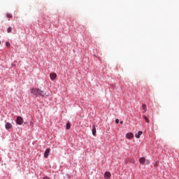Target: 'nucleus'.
<instances>
[{
	"label": "nucleus",
	"instance_id": "nucleus-1",
	"mask_svg": "<svg viewBox=\"0 0 179 179\" xmlns=\"http://www.w3.org/2000/svg\"><path fill=\"white\" fill-rule=\"evenodd\" d=\"M40 89L36 87H33L32 89H31V94H34V96H36V97H38Z\"/></svg>",
	"mask_w": 179,
	"mask_h": 179
},
{
	"label": "nucleus",
	"instance_id": "nucleus-2",
	"mask_svg": "<svg viewBox=\"0 0 179 179\" xmlns=\"http://www.w3.org/2000/svg\"><path fill=\"white\" fill-rule=\"evenodd\" d=\"M38 96H41V97H48L49 94L45 92V91L39 90V94H38Z\"/></svg>",
	"mask_w": 179,
	"mask_h": 179
},
{
	"label": "nucleus",
	"instance_id": "nucleus-3",
	"mask_svg": "<svg viewBox=\"0 0 179 179\" xmlns=\"http://www.w3.org/2000/svg\"><path fill=\"white\" fill-rule=\"evenodd\" d=\"M16 122L18 125H22L23 124V118L20 116L17 117Z\"/></svg>",
	"mask_w": 179,
	"mask_h": 179
},
{
	"label": "nucleus",
	"instance_id": "nucleus-4",
	"mask_svg": "<svg viewBox=\"0 0 179 179\" xmlns=\"http://www.w3.org/2000/svg\"><path fill=\"white\" fill-rule=\"evenodd\" d=\"M104 179H110L111 178V173L108 171H106L103 175Z\"/></svg>",
	"mask_w": 179,
	"mask_h": 179
},
{
	"label": "nucleus",
	"instance_id": "nucleus-5",
	"mask_svg": "<svg viewBox=\"0 0 179 179\" xmlns=\"http://www.w3.org/2000/svg\"><path fill=\"white\" fill-rule=\"evenodd\" d=\"M50 151H51V150L50 148L46 149V150L45 151L44 157H45V159H47L48 157V156H50Z\"/></svg>",
	"mask_w": 179,
	"mask_h": 179
},
{
	"label": "nucleus",
	"instance_id": "nucleus-6",
	"mask_svg": "<svg viewBox=\"0 0 179 179\" xmlns=\"http://www.w3.org/2000/svg\"><path fill=\"white\" fill-rule=\"evenodd\" d=\"M50 78L51 80H55V79L57 78V73H51L50 74Z\"/></svg>",
	"mask_w": 179,
	"mask_h": 179
},
{
	"label": "nucleus",
	"instance_id": "nucleus-7",
	"mask_svg": "<svg viewBox=\"0 0 179 179\" xmlns=\"http://www.w3.org/2000/svg\"><path fill=\"white\" fill-rule=\"evenodd\" d=\"M126 138L127 139H132L134 138V134L133 133H127V134H126Z\"/></svg>",
	"mask_w": 179,
	"mask_h": 179
},
{
	"label": "nucleus",
	"instance_id": "nucleus-8",
	"mask_svg": "<svg viewBox=\"0 0 179 179\" xmlns=\"http://www.w3.org/2000/svg\"><path fill=\"white\" fill-rule=\"evenodd\" d=\"M145 162H146V158L143 157L139 159V163L141 164H145Z\"/></svg>",
	"mask_w": 179,
	"mask_h": 179
},
{
	"label": "nucleus",
	"instance_id": "nucleus-9",
	"mask_svg": "<svg viewBox=\"0 0 179 179\" xmlns=\"http://www.w3.org/2000/svg\"><path fill=\"white\" fill-rule=\"evenodd\" d=\"M5 127L6 129H10V128H12V124H10V122H7Z\"/></svg>",
	"mask_w": 179,
	"mask_h": 179
},
{
	"label": "nucleus",
	"instance_id": "nucleus-10",
	"mask_svg": "<svg viewBox=\"0 0 179 179\" xmlns=\"http://www.w3.org/2000/svg\"><path fill=\"white\" fill-rule=\"evenodd\" d=\"M142 134H143L142 131H139L138 132V134L135 135L136 138H137V139H139V138H141V135H142Z\"/></svg>",
	"mask_w": 179,
	"mask_h": 179
},
{
	"label": "nucleus",
	"instance_id": "nucleus-11",
	"mask_svg": "<svg viewBox=\"0 0 179 179\" xmlns=\"http://www.w3.org/2000/svg\"><path fill=\"white\" fill-rule=\"evenodd\" d=\"M142 108L143 110V113H146V111H148V108L146 107V104H143Z\"/></svg>",
	"mask_w": 179,
	"mask_h": 179
},
{
	"label": "nucleus",
	"instance_id": "nucleus-12",
	"mask_svg": "<svg viewBox=\"0 0 179 179\" xmlns=\"http://www.w3.org/2000/svg\"><path fill=\"white\" fill-rule=\"evenodd\" d=\"M92 135L94 136H96V127L95 126H93V127H92Z\"/></svg>",
	"mask_w": 179,
	"mask_h": 179
},
{
	"label": "nucleus",
	"instance_id": "nucleus-13",
	"mask_svg": "<svg viewBox=\"0 0 179 179\" xmlns=\"http://www.w3.org/2000/svg\"><path fill=\"white\" fill-rule=\"evenodd\" d=\"M66 129H71V122H69L66 124Z\"/></svg>",
	"mask_w": 179,
	"mask_h": 179
},
{
	"label": "nucleus",
	"instance_id": "nucleus-14",
	"mask_svg": "<svg viewBox=\"0 0 179 179\" xmlns=\"http://www.w3.org/2000/svg\"><path fill=\"white\" fill-rule=\"evenodd\" d=\"M143 117L144 118L145 122L147 123L149 122V119L148 118V117H146L145 115H143Z\"/></svg>",
	"mask_w": 179,
	"mask_h": 179
},
{
	"label": "nucleus",
	"instance_id": "nucleus-15",
	"mask_svg": "<svg viewBox=\"0 0 179 179\" xmlns=\"http://www.w3.org/2000/svg\"><path fill=\"white\" fill-rule=\"evenodd\" d=\"M6 17H8V18L11 19V17H12V14H10V13H7V14H6Z\"/></svg>",
	"mask_w": 179,
	"mask_h": 179
},
{
	"label": "nucleus",
	"instance_id": "nucleus-16",
	"mask_svg": "<svg viewBox=\"0 0 179 179\" xmlns=\"http://www.w3.org/2000/svg\"><path fill=\"white\" fill-rule=\"evenodd\" d=\"M8 33H11L12 32V27H9L7 29Z\"/></svg>",
	"mask_w": 179,
	"mask_h": 179
},
{
	"label": "nucleus",
	"instance_id": "nucleus-17",
	"mask_svg": "<svg viewBox=\"0 0 179 179\" xmlns=\"http://www.w3.org/2000/svg\"><path fill=\"white\" fill-rule=\"evenodd\" d=\"M6 47H10V43L9 42L6 43Z\"/></svg>",
	"mask_w": 179,
	"mask_h": 179
},
{
	"label": "nucleus",
	"instance_id": "nucleus-18",
	"mask_svg": "<svg viewBox=\"0 0 179 179\" xmlns=\"http://www.w3.org/2000/svg\"><path fill=\"white\" fill-rule=\"evenodd\" d=\"M119 122H120V120L116 119V120H115V123H116V124H118Z\"/></svg>",
	"mask_w": 179,
	"mask_h": 179
},
{
	"label": "nucleus",
	"instance_id": "nucleus-19",
	"mask_svg": "<svg viewBox=\"0 0 179 179\" xmlns=\"http://www.w3.org/2000/svg\"><path fill=\"white\" fill-rule=\"evenodd\" d=\"M43 179H50L48 176L44 177Z\"/></svg>",
	"mask_w": 179,
	"mask_h": 179
},
{
	"label": "nucleus",
	"instance_id": "nucleus-20",
	"mask_svg": "<svg viewBox=\"0 0 179 179\" xmlns=\"http://www.w3.org/2000/svg\"><path fill=\"white\" fill-rule=\"evenodd\" d=\"M120 124H124V121H120Z\"/></svg>",
	"mask_w": 179,
	"mask_h": 179
},
{
	"label": "nucleus",
	"instance_id": "nucleus-21",
	"mask_svg": "<svg viewBox=\"0 0 179 179\" xmlns=\"http://www.w3.org/2000/svg\"><path fill=\"white\" fill-rule=\"evenodd\" d=\"M0 44H1V41H0Z\"/></svg>",
	"mask_w": 179,
	"mask_h": 179
}]
</instances>
